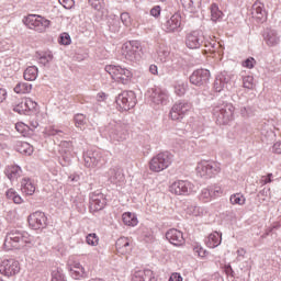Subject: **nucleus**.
Segmentation results:
<instances>
[{"mask_svg": "<svg viewBox=\"0 0 281 281\" xmlns=\"http://www.w3.org/2000/svg\"><path fill=\"white\" fill-rule=\"evenodd\" d=\"M85 124H87V117H85V114H76L75 126H77V128H82Z\"/></svg>", "mask_w": 281, "mask_h": 281, "instance_id": "49", "label": "nucleus"}, {"mask_svg": "<svg viewBox=\"0 0 281 281\" xmlns=\"http://www.w3.org/2000/svg\"><path fill=\"white\" fill-rule=\"evenodd\" d=\"M150 14L151 16H155L157 19V16H159L161 14V7L156 5L150 10Z\"/></svg>", "mask_w": 281, "mask_h": 281, "instance_id": "61", "label": "nucleus"}, {"mask_svg": "<svg viewBox=\"0 0 281 281\" xmlns=\"http://www.w3.org/2000/svg\"><path fill=\"white\" fill-rule=\"evenodd\" d=\"M87 245H91V247H98V244L100 243V238L95 233H90L86 237Z\"/></svg>", "mask_w": 281, "mask_h": 281, "instance_id": "44", "label": "nucleus"}, {"mask_svg": "<svg viewBox=\"0 0 281 281\" xmlns=\"http://www.w3.org/2000/svg\"><path fill=\"white\" fill-rule=\"evenodd\" d=\"M188 214H192V216H201V207L199 206H189Z\"/></svg>", "mask_w": 281, "mask_h": 281, "instance_id": "54", "label": "nucleus"}, {"mask_svg": "<svg viewBox=\"0 0 281 281\" xmlns=\"http://www.w3.org/2000/svg\"><path fill=\"white\" fill-rule=\"evenodd\" d=\"M21 191L23 194H26L27 196H32L36 192V186H34V182L30 178H24L21 181Z\"/></svg>", "mask_w": 281, "mask_h": 281, "instance_id": "27", "label": "nucleus"}, {"mask_svg": "<svg viewBox=\"0 0 281 281\" xmlns=\"http://www.w3.org/2000/svg\"><path fill=\"white\" fill-rule=\"evenodd\" d=\"M4 172L8 179H10V181H15V179H19V177H21L23 170L19 166L12 165L9 166Z\"/></svg>", "mask_w": 281, "mask_h": 281, "instance_id": "31", "label": "nucleus"}, {"mask_svg": "<svg viewBox=\"0 0 281 281\" xmlns=\"http://www.w3.org/2000/svg\"><path fill=\"white\" fill-rule=\"evenodd\" d=\"M119 111H131L137 104V97L133 91H123L116 97Z\"/></svg>", "mask_w": 281, "mask_h": 281, "instance_id": "8", "label": "nucleus"}, {"mask_svg": "<svg viewBox=\"0 0 281 281\" xmlns=\"http://www.w3.org/2000/svg\"><path fill=\"white\" fill-rule=\"evenodd\" d=\"M176 95H186V91H188V83L183 81H177L173 86Z\"/></svg>", "mask_w": 281, "mask_h": 281, "instance_id": "38", "label": "nucleus"}, {"mask_svg": "<svg viewBox=\"0 0 281 281\" xmlns=\"http://www.w3.org/2000/svg\"><path fill=\"white\" fill-rule=\"evenodd\" d=\"M162 29L168 33L181 32V14L175 13L162 24Z\"/></svg>", "mask_w": 281, "mask_h": 281, "instance_id": "17", "label": "nucleus"}, {"mask_svg": "<svg viewBox=\"0 0 281 281\" xmlns=\"http://www.w3.org/2000/svg\"><path fill=\"white\" fill-rule=\"evenodd\" d=\"M38 78V68L36 66L27 67L24 70V80L34 81Z\"/></svg>", "mask_w": 281, "mask_h": 281, "instance_id": "36", "label": "nucleus"}, {"mask_svg": "<svg viewBox=\"0 0 281 281\" xmlns=\"http://www.w3.org/2000/svg\"><path fill=\"white\" fill-rule=\"evenodd\" d=\"M191 110L192 103L180 100L172 105L169 116L171 120H173V122H177V120H183V117H186Z\"/></svg>", "mask_w": 281, "mask_h": 281, "instance_id": "10", "label": "nucleus"}, {"mask_svg": "<svg viewBox=\"0 0 281 281\" xmlns=\"http://www.w3.org/2000/svg\"><path fill=\"white\" fill-rule=\"evenodd\" d=\"M232 82V76L227 72H221L216 76L213 88L217 93H221L223 89H227V85Z\"/></svg>", "mask_w": 281, "mask_h": 281, "instance_id": "24", "label": "nucleus"}, {"mask_svg": "<svg viewBox=\"0 0 281 281\" xmlns=\"http://www.w3.org/2000/svg\"><path fill=\"white\" fill-rule=\"evenodd\" d=\"M19 271H21V266L19 265V261L14 259H4L0 263V273L7 276V278L16 276Z\"/></svg>", "mask_w": 281, "mask_h": 281, "instance_id": "12", "label": "nucleus"}, {"mask_svg": "<svg viewBox=\"0 0 281 281\" xmlns=\"http://www.w3.org/2000/svg\"><path fill=\"white\" fill-rule=\"evenodd\" d=\"M254 65H256V59H254V57L247 58L243 63V67H246L247 69H254Z\"/></svg>", "mask_w": 281, "mask_h": 281, "instance_id": "56", "label": "nucleus"}, {"mask_svg": "<svg viewBox=\"0 0 281 281\" xmlns=\"http://www.w3.org/2000/svg\"><path fill=\"white\" fill-rule=\"evenodd\" d=\"M32 243V237L26 232L13 228L9 231L4 238L3 247L7 251L12 249H23L25 245Z\"/></svg>", "mask_w": 281, "mask_h": 281, "instance_id": "1", "label": "nucleus"}, {"mask_svg": "<svg viewBox=\"0 0 281 281\" xmlns=\"http://www.w3.org/2000/svg\"><path fill=\"white\" fill-rule=\"evenodd\" d=\"M221 16H223V11L218 10V5L213 3L211 5V19H212V21H218V19H221Z\"/></svg>", "mask_w": 281, "mask_h": 281, "instance_id": "40", "label": "nucleus"}, {"mask_svg": "<svg viewBox=\"0 0 281 281\" xmlns=\"http://www.w3.org/2000/svg\"><path fill=\"white\" fill-rule=\"evenodd\" d=\"M15 148L22 155H32L34 153V147L25 142H18Z\"/></svg>", "mask_w": 281, "mask_h": 281, "instance_id": "34", "label": "nucleus"}, {"mask_svg": "<svg viewBox=\"0 0 281 281\" xmlns=\"http://www.w3.org/2000/svg\"><path fill=\"white\" fill-rule=\"evenodd\" d=\"M59 2L61 5H64V8H66V10H69L74 7V0H59Z\"/></svg>", "mask_w": 281, "mask_h": 281, "instance_id": "60", "label": "nucleus"}, {"mask_svg": "<svg viewBox=\"0 0 281 281\" xmlns=\"http://www.w3.org/2000/svg\"><path fill=\"white\" fill-rule=\"evenodd\" d=\"M169 281H183V277H181V274L178 272H173L170 276Z\"/></svg>", "mask_w": 281, "mask_h": 281, "instance_id": "62", "label": "nucleus"}, {"mask_svg": "<svg viewBox=\"0 0 281 281\" xmlns=\"http://www.w3.org/2000/svg\"><path fill=\"white\" fill-rule=\"evenodd\" d=\"M27 221L32 229H45V227H47V215L41 211H36L29 215Z\"/></svg>", "mask_w": 281, "mask_h": 281, "instance_id": "14", "label": "nucleus"}, {"mask_svg": "<svg viewBox=\"0 0 281 281\" xmlns=\"http://www.w3.org/2000/svg\"><path fill=\"white\" fill-rule=\"evenodd\" d=\"M38 60L41 65H47L48 63H52V60H54V55L52 54V52L40 54Z\"/></svg>", "mask_w": 281, "mask_h": 281, "instance_id": "41", "label": "nucleus"}, {"mask_svg": "<svg viewBox=\"0 0 281 281\" xmlns=\"http://www.w3.org/2000/svg\"><path fill=\"white\" fill-rule=\"evenodd\" d=\"M116 251L121 256L128 255L133 250V245H131V239L127 237H120L115 243Z\"/></svg>", "mask_w": 281, "mask_h": 281, "instance_id": "25", "label": "nucleus"}, {"mask_svg": "<svg viewBox=\"0 0 281 281\" xmlns=\"http://www.w3.org/2000/svg\"><path fill=\"white\" fill-rule=\"evenodd\" d=\"M24 103L26 104V111L29 115H32V113L36 111V106H38V103H36V101L32 100L31 98L25 99Z\"/></svg>", "mask_w": 281, "mask_h": 281, "instance_id": "42", "label": "nucleus"}, {"mask_svg": "<svg viewBox=\"0 0 281 281\" xmlns=\"http://www.w3.org/2000/svg\"><path fill=\"white\" fill-rule=\"evenodd\" d=\"M104 205H106V201L102 194L93 195L90 202V209L94 212H100V210H104Z\"/></svg>", "mask_w": 281, "mask_h": 281, "instance_id": "28", "label": "nucleus"}, {"mask_svg": "<svg viewBox=\"0 0 281 281\" xmlns=\"http://www.w3.org/2000/svg\"><path fill=\"white\" fill-rule=\"evenodd\" d=\"M184 10H188L191 14L199 12L201 8V0H180Z\"/></svg>", "mask_w": 281, "mask_h": 281, "instance_id": "29", "label": "nucleus"}, {"mask_svg": "<svg viewBox=\"0 0 281 281\" xmlns=\"http://www.w3.org/2000/svg\"><path fill=\"white\" fill-rule=\"evenodd\" d=\"M204 47L207 52L214 53L221 47V44L216 43V41L204 42Z\"/></svg>", "mask_w": 281, "mask_h": 281, "instance_id": "48", "label": "nucleus"}, {"mask_svg": "<svg viewBox=\"0 0 281 281\" xmlns=\"http://www.w3.org/2000/svg\"><path fill=\"white\" fill-rule=\"evenodd\" d=\"M193 254L199 258H205V256H207V250L203 249L201 245L196 244L195 246H193Z\"/></svg>", "mask_w": 281, "mask_h": 281, "instance_id": "50", "label": "nucleus"}, {"mask_svg": "<svg viewBox=\"0 0 281 281\" xmlns=\"http://www.w3.org/2000/svg\"><path fill=\"white\" fill-rule=\"evenodd\" d=\"M209 80H210V70L207 69H198L193 71L192 75L190 76V82L195 87H202V85H206Z\"/></svg>", "mask_w": 281, "mask_h": 281, "instance_id": "18", "label": "nucleus"}, {"mask_svg": "<svg viewBox=\"0 0 281 281\" xmlns=\"http://www.w3.org/2000/svg\"><path fill=\"white\" fill-rule=\"evenodd\" d=\"M168 56H170V48L164 44L159 45L156 60L158 63H166V60H168Z\"/></svg>", "mask_w": 281, "mask_h": 281, "instance_id": "32", "label": "nucleus"}, {"mask_svg": "<svg viewBox=\"0 0 281 281\" xmlns=\"http://www.w3.org/2000/svg\"><path fill=\"white\" fill-rule=\"evenodd\" d=\"M108 181L113 186H124V172L120 167L110 168L105 173Z\"/></svg>", "mask_w": 281, "mask_h": 281, "instance_id": "19", "label": "nucleus"}, {"mask_svg": "<svg viewBox=\"0 0 281 281\" xmlns=\"http://www.w3.org/2000/svg\"><path fill=\"white\" fill-rule=\"evenodd\" d=\"M243 87L244 89H255L256 83L254 82V76L243 77Z\"/></svg>", "mask_w": 281, "mask_h": 281, "instance_id": "45", "label": "nucleus"}, {"mask_svg": "<svg viewBox=\"0 0 281 281\" xmlns=\"http://www.w3.org/2000/svg\"><path fill=\"white\" fill-rule=\"evenodd\" d=\"M235 108L232 103H222L213 109V117L216 120V124L225 125L229 122H234Z\"/></svg>", "mask_w": 281, "mask_h": 281, "instance_id": "3", "label": "nucleus"}, {"mask_svg": "<svg viewBox=\"0 0 281 281\" xmlns=\"http://www.w3.org/2000/svg\"><path fill=\"white\" fill-rule=\"evenodd\" d=\"M224 271H225L226 276H231L232 278H234V269H232L231 265H226L224 267Z\"/></svg>", "mask_w": 281, "mask_h": 281, "instance_id": "64", "label": "nucleus"}, {"mask_svg": "<svg viewBox=\"0 0 281 281\" xmlns=\"http://www.w3.org/2000/svg\"><path fill=\"white\" fill-rule=\"evenodd\" d=\"M139 52H142V48L137 41L126 42L122 46V55L130 63H138L142 59Z\"/></svg>", "mask_w": 281, "mask_h": 281, "instance_id": "6", "label": "nucleus"}, {"mask_svg": "<svg viewBox=\"0 0 281 281\" xmlns=\"http://www.w3.org/2000/svg\"><path fill=\"white\" fill-rule=\"evenodd\" d=\"M167 240L175 247H183L186 245V238L183 233L177 228H171L166 233Z\"/></svg>", "mask_w": 281, "mask_h": 281, "instance_id": "20", "label": "nucleus"}, {"mask_svg": "<svg viewBox=\"0 0 281 281\" xmlns=\"http://www.w3.org/2000/svg\"><path fill=\"white\" fill-rule=\"evenodd\" d=\"M246 255H247V250H245L244 248L237 249V257H236L237 262H243V259L245 258Z\"/></svg>", "mask_w": 281, "mask_h": 281, "instance_id": "57", "label": "nucleus"}, {"mask_svg": "<svg viewBox=\"0 0 281 281\" xmlns=\"http://www.w3.org/2000/svg\"><path fill=\"white\" fill-rule=\"evenodd\" d=\"M232 205H245L247 199L241 193H234L229 198Z\"/></svg>", "mask_w": 281, "mask_h": 281, "instance_id": "37", "label": "nucleus"}, {"mask_svg": "<svg viewBox=\"0 0 281 281\" xmlns=\"http://www.w3.org/2000/svg\"><path fill=\"white\" fill-rule=\"evenodd\" d=\"M24 25L29 27V30H34L35 32L43 33L47 27H49L50 22L49 20L36 15V14H30L23 20Z\"/></svg>", "mask_w": 281, "mask_h": 281, "instance_id": "7", "label": "nucleus"}, {"mask_svg": "<svg viewBox=\"0 0 281 281\" xmlns=\"http://www.w3.org/2000/svg\"><path fill=\"white\" fill-rule=\"evenodd\" d=\"M59 153L64 159L61 166H69L71 164V153H74V143L64 140L59 145Z\"/></svg>", "mask_w": 281, "mask_h": 281, "instance_id": "21", "label": "nucleus"}, {"mask_svg": "<svg viewBox=\"0 0 281 281\" xmlns=\"http://www.w3.org/2000/svg\"><path fill=\"white\" fill-rule=\"evenodd\" d=\"M111 142H126L128 139V125L122 122H111L108 127Z\"/></svg>", "mask_w": 281, "mask_h": 281, "instance_id": "5", "label": "nucleus"}, {"mask_svg": "<svg viewBox=\"0 0 281 281\" xmlns=\"http://www.w3.org/2000/svg\"><path fill=\"white\" fill-rule=\"evenodd\" d=\"M195 172L201 179H212L221 172V164L214 160H202L198 162Z\"/></svg>", "mask_w": 281, "mask_h": 281, "instance_id": "4", "label": "nucleus"}, {"mask_svg": "<svg viewBox=\"0 0 281 281\" xmlns=\"http://www.w3.org/2000/svg\"><path fill=\"white\" fill-rule=\"evenodd\" d=\"M16 93H30L32 91V85L27 82H20L14 87Z\"/></svg>", "mask_w": 281, "mask_h": 281, "instance_id": "39", "label": "nucleus"}, {"mask_svg": "<svg viewBox=\"0 0 281 281\" xmlns=\"http://www.w3.org/2000/svg\"><path fill=\"white\" fill-rule=\"evenodd\" d=\"M89 5H91L93 10H97V12H102L105 7L104 0H89Z\"/></svg>", "mask_w": 281, "mask_h": 281, "instance_id": "43", "label": "nucleus"}, {"mask_svg": "<svg viewBox=\"0 0 281 281\" xmlns=\"http://www.w3.org/2000/svg\"><path fill=\"white\" fill-rule=\"evenodd\" d=\"M121 21H122L123 25L128 27V25H131V15L126 12L122 13L121 14Z\"/></svg>", "mask_w": 281, "mask_h": 281, "instance_id": "55", "label": "nucleus"}, {"mask_svg": "<svg viewBox=\"0 0 281 281\" xmlns=\"http://www.w3.org/2000/svg\"><path fill=\"white\" fill-rule=\"evenodd\" d=\"M222 240H223V237L221 233L214 232L209 235L205 243H206V246L210 247V249H214L218 247V245H221Z\"/></svg>", "mask_w": 281, "mask_h": 281, "instance_id": "30", "label": "nucleus"}, {"mask_svg": "<svg viewBox=\"0 0 281 281\" xmlns=\"http://www.w3.org/2000/svg\"><path fill=\"white\" fill-rule=\"evenodd\" d=\"M272 151L277 155H281V142H277L273 144Z\"/></svg>", "mask_w": 281, "mask_h": 281, "instance_id": "63", "label": "nucleus"}, {"mask_svg": "<svg viewBox=\"0 0 281 281\" xmlns=\"http://www.w3.org/2000/svg\"><path fill=\"white\" fill-rule=\"evenodd\" d=\"M122 218L124 225H127L128 227H135L138 223L137 216L131 212L124 213Z\"/></svg>", "mask_w": 281, "mask_h": 281, "instance_id": "35", "label": "nucleus"}, {"mask_svg": "<svg viewBox=\"0 0 281 281\" xmlns=\"http://www.w3.org/2000/svg\"><path fill=\"white\" fill-rule=\"evenodd\" d=\"M83 161L86 168H95L102 164V151L99 149H90L83 154Z\"/></svg>", "mask_w": 281, "mask_h": 281, "instance_id": "15", "label": "nucleus"}, {"mask_svg": "<svg viewBox=\"0 0 281 281\" xmlns=\"http://www.w3.org/2000/svg\"><path fill=\"white\" fill-rule=\"evenodd\" d=\"M59 43L61 45H71V36H69V33H63L60 35V41Z\"/></svg>", "mask_w": 281, "mask_h": 281, "instance_id": "52", "label": "nucleus"}, {"mask_svg": "<svg viewBox=\"0 0 281 281\" xmlns=\"http://www.w3.org/2000/svg\"><path fill=\"white\" fill-rule=\"evenodd\" d=\"M13 111H15V113H19L20 115H30L27 112L25 101H22L18 105H15Z\"/></svg>", "mask_w": 281, "mask_h": 281, "instance_id": "47", "label": "nucleus"}, {"mask_svg": "<svg viewBox=\"0 0 281 281\" xmlns=\"http://www.w3.org/2000/svg\"><path fill=\"white\" fill-rule=\"evenodd\" d=\"M169 190L171 194H176L177 196L192 194L194 192V184L190 181L178 180L170 186Z\"/></svg>", "mask_w": 281, "mask_h": 281, "instance_id": "11", "label": "nucleus"}, {"mask_svg": "<svg viewBox=\"0 0 281 281\" xmlns=\"http://www.w3.org/2000/svg\"><path fill=\"white\" fill-rule=\"evenodd\" d=\"M110 31L111 32H120V21L119 20H114L112 21L111 25H110Z\"/></svg>", "mask_w": 281, "mask_h": 281, "instance_id": "58", "label": "nucleus"}, {"mask_svg": "<svg viewBox=\"0 0 281 281\" xmlns=\"http://www.w3.org/2000/svg\"><path fill=\"white\" fill-rule=\"evenodd\" d=\"M52 276V281H66L65 274H63V272H60L59 270H54Z\"/></svg>", "mask_w": 281, "mask_h": 281, "instance_id": "51", "label": "nucleus"}, {"mask_svg": "<svg viewBox=\"0 0 281 281\" xmlns=\"http://www.w3.org/2000/svg\"><path fill=\"white\" fill-rule=\"evenodd\" d=\"M213 195H212V190L211 189H203L200 193V200L204 201V203H207L212 201Z\"/></svg>", "mask_w": 281, "mask_h": 281, "instance_id": "46", "label": "nucleus"}, {"mask_svg": "<svg viewBox=\"0 0 281 281\" xmlns=\"http://www.w3.org/2000/svg\"><path fill=\"white\" fill-rule=\"evenodd\" d=\"M45 133L46 135H49V136H54V135H63V131L61 130H56L55 127H47L45 130Z\"/></svg>", "mask_w": 281, "mask_h": 281, "instance_id": "53", "label": "nucleus"}, {"mask_svg": "<svg viewBox=\"0 0 281 281\" xmlns=\"http://www.w3.org/2000/svg\"><path fill=\"white\" fill-rule=\"evenodd\" d=\"M70 273L75 280H80V278H87V272L85 271V268L80 263H75L72 268L70 269Z\"/></svg>", "mask_w": 281, "mask_h": 281, "instance_id": "33", "label": "nucleus"}, {"mask_svg": "<svg viewBox=\"0 0 281 281\" xmlns=\"http://www.w3.org/2000/svg\"><path fill=\"white\" fill-rule=\"evenodd\" d=\"M251 16L256 21L265 23V21H267V10L265 9V3L256 1L251 7Z\"/></svg>", "mask_w": 281, "mask_h": 281, "instance_id": "23", "label": "nucleus"}, {"mask_svg": "<svg viewBox=\"0 0 281 281\" xmlns=\"http://www.w3.org/2000/svg\"><path fill=\"white\" fill-rule=\"evenodd\" d=\"M155 280V273L153 270H140L136 271L133 274L132 281H154Z\"/></svg>", "mask_w": 281, "mask_h": 281, "instance_id": "26", "label": "nucleus"}, {"mask_svg": "<svg viewBox=\"0 0 281 281\" xmlns=\"http://www.w3.org/2000/svg\"><path fill=\"white\" fill-rule=\"evenodd\" d=\"M149 98L151 104L155 106H166V104H168L169 95L167 90H162L160 88H151L149 90Z\"/></svg>", "mask_w": 281, "mask_h": 281, "instance_id": "13", "label": "nucleus"}, {"mask_svg": "<svg viewBox=\"0 0 281 281\" xmlns=\"http://www.w3.org/2000/svg\"><path fill=\"white\" fill-rule=\"evenodd\" d=\"M262 36L268 47H278V45H280V34H278V31L266 29Z\"/></svg>", "mask_w": 281, "mask_h": 281, "instance_id": "22", "label": "nucleus"}, {"mask_svg": "<svg viewBox=\"0 0 281 281\" xmlns=\"http://www.w3.org/2000/svg\"><path fill=\"white\" fill-rule=\"evenodd\" d=\"M175 156L170 151H162L154 156L149 161V170L151 172H164V170L172 166Z\"/></svg>", "mask_w": 281, "mask_h": 281, "instance_id": "2", "label": "nucleus"}, {"mask_svg": "<svg viewBox=\"0 0 281 281\" xmlns=\"http://www.w3.org/2000/svg\"><path fill=\"white\" fill-rule=\"evenodd\" d=\"M105 71L111 75L113 80H120L122 85H126L128 80L133 78V72H131V70L115 65L105 66Z\"/></svg>", "mask_w": 281, "mask_h": 281, "instance_id": "9", "label": "nucleus"}, {"mask_svg": "<svg viewBox=\"0 0 281 281\" xmlns=\"http://www.w3.org/2000/svg\"><path fill=\"white\" fill-rule=\"evenodd\" d=\"M211 192L213 199H216V196H221V194H223V189H221L220 187H214L211 189Z\"/></svg>", "mask_w": 281, "mask_h": 281, "instance_id": "59", "label": "nucleus"}, {"mask_svg": "<svg viewBox=\"0 0 281 281\" xmlns=\"http://www.w3.org/2000/svg\"><path fill=\"white\" fill-rule=\"evenodd\" d=\"M205 42V37L201 31H193L187 35L186 45L189 49H199Z\"/></svg>", "mask_w": 281, "mask_h": 281, "instance_id": "16", "label": "nucleus"}]
</instances>
